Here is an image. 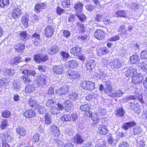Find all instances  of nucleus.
I'll return each instance as SVG.
<instances>
[{
	"instance_id": "f257e3e1",
	"label": "nucleus",
	"mask_w": 147,
	"mask_h": 147,
	"mask_svg": "<svg viewBox=\"0 0 147 147\" xmlns=\"http://www.w3.org/2000/svg\"><path fill=\"white\" fill-rule=\"evenodd\" d=\"M80 86L83 89L91 91L95 88V83L89 81H83L80 84Z\"/></svg>"
},
{
	"instance_id": "f03ea898",
	"label": "nucleus",
	"mask_w": 147,
	"mask_h": 147,
	"mask_svg": "<svg viewBox=\"0 0 147 147\" xmlns=\"http://www.w3.org/2000/svg\"><path fill=\"white\" fill-rule=\"evenodd\" d=\"M144 77L140 73H137L132 77V82L135 84H139L143 80Z\"/></svg>"
},
{
	"instance_id": "7ed1b4c3",
	"label": "nucleus",
	"mask_w": 147,
	"mask_h": 147,
	"mask_svg": "<svg viewBox=\"0 0 147 147\" xmlns=\"http://www.w3.org/2000/svg\"><path fill=\"white\" fill-rule=\"evenodd\" d=\"M69 90V86L65 85L56 90L55 91V93L56 94L60 95L65 94L67 93Z\"/></svg>"
},
{
	"instance_id": "20e7f679",
	"label": "nucleus",
	"mask_w": 147,
	"mask_h": 147,
	"mask_svg": "<svg viewBox=\"0 0 147 147\" xmlns=\"http://www.w3.org/2000/svg\"><path fill=\"white\" fill-rule=\"evenodd\" d=\"M80 75L76 71H72L68 72L67 75L68 78L72 80H75L79 78Z\"/></svg>"
},
{
	"instance_id": "39448f33",
	"label": "nucleus",
	"mask_w": 147,
	"mask_h": 147,
	"mask_svg": "<svg viewBox=\"0 0 147 147\" xmlns=\"http://www.w3.org/2000/svg\"><path fill=\"white\" fill-rule=\"evenodd\" d=\"M47 5L45 3H37L34 7L35 11L37 13H38L41 11L42 9H46Z\"/></svg>"
},
{
	"instance_id": "423d86ee",
	"label": "nucleus",
	"mask_w": 147,
	"mask_h": 147,
	"mask_svg": "<svg viewBox=\"0 0 147 147\" xmlns=\"http://www.w3.org/2000/svg\"><path fill=\"white\" fill-rule=\"evenodd\" d=\"M94 36L98 40H102L105 38V32L103 30H97L94 33Z\"/></svg>"
},
{
	"instance_id": "0eeeda50",
	"label": "nucleus",
	"mask_w": 147,
	"mask_h": 147,
	"mask_svg": "<svg viewBox=\"0 0 147 147\" xmlns=\"http://www.w3.org/2000/svg\"><path fill=\"white\" fill-rule=\"evenodd\" d=\"M45 34L47 37H50L53 34L54 30L53 27L50 26L46 27L45 29Z\"/></svg>"
},
{
	"instance_id": "6e6552de",
	"label": "nucleus",
	"mask_w": 147,
	"mask_h": 147,
	"mask_svg": "<svg viewBox=\"0 0 147 147\" xmlns=\"http://www.w3.org/2000/svg\"><path fill=\"white\" fill-rule=\"evenodd\" d=\"M14 47L16 51L18 53H21L24 51L25 46L23 44L18 42L15 44Z\"/></svg>"
},
{
	"instance_id": "1a4fd4ad",
	"label": "nucleus",
	"mask_w": 147,
	"mask_h": 147,
	"mask_svg": "<svg viewBox=\"0 0 147 147\" xmlns=\"http://www.w3.org/2000/svg\"><path fill=\"white\" fill-rule=\"evenodd\" d=\"M129 98L131 100H136V99H137L141 103H143L144 102L142 98V95L140 93H135L134 96H130L129 97Z\"/></svg>"
},
{
	"instance_id": "9d476101",
	"label": "nucleus",
	"mask_w": 147,
	"mask_h": 147,
	"mask_svg": "<svg viewBox=\"0 0 147 147\" xmlns=\"http://www.w3.org/2000/svg\"><path fill=\"white\" fill-rule=\"evenodd\" d=\"M95 65V62L93 59H90L87 60L86 63V67L87 70H91Z\"/></svg>"
},
{
	"instance_id": "9b49d317",
	"label": "nucleus",
	"mask_w": 147,
	"mask_h": 147,
	"mask_svg": "<svg viewBox=\"0 0 147 147\" xmlns=\"http://www.w3.org/2000/svg\"><path fill=\"white\" fill-rule=\"evenodd\" d=\"M137 70L131 67L129 68L125 72L126 76L128 77L129 76H132L133 77L137 74Z\"/></svg>"
},
{
	"instance_id": "f8f14e48",
	"label": "nucleus",
	"mask_w": 147,
	"mask_h": 147,
	"mask_svg": "<svg viewBox=\"0 0 147 147\" xmlns=\"http://www.w3.org/2000/svg\"><path fill=\"white\" fill-rule=\"evenodd\" d=\"M112 63L114 69H119L122 66L121 61L118 59H115L113 61H112Z\"/></svg>"
},
{
	"instance_id": "ddd939ff",
	"label": "nucleus",
	"mask_w": 147,
	"mask_h": 147,
	"mask_svg": "<svg viewBox=\"0 0 147 147\" xmlns=\"http://www.w3.org/2000/svg\"><path fill=\"white\" fill-rule=\"evenodd\" d=\"M23 61L22 58L19 56H18L12 58L10 60V63L13 65H17Z\"/></svg>"
},
{
	"instance_id": "4468645a",
	"label": "nucleus",
	"mask_w": 147,
	"mask_h": 147,
	"mask_svg": "<svg viewBox=\"0 0 147 147\" xmlns=\"http://www.w3.org/2000/svg\"><path fill=\"white\" fill-rule=\"evenodd\" d=\"M32 40L34 45H38L40 41V35L36 33H34L32 37Z\"/></svg>"
},
{
	"instance_id": "2eb2a0df",
	"label": "nucleus",
	"mask_w": 147,
	"mask_h": 147,
	"mask_svg": "<svg viewBox=\"0 0 147 147\" xmlns=\"http://www.w3.org/2000/svg\"><path fill=\"white\" fill-rule=\"evenodd\" d=\"M98 131L101 135H105L108 133V128L105 125H101L98 128Z\"/></svg>"
},
{
	"instance_id": "dca6fc26",
	"label": "nucleus",
	"mask_w": 147,
	"mask_h": 147,
	"mask_svg": "<svg viewBox=\"0 0 147 147\" xmlns=\"http://www.w3.org/2000/svg\"><path fill=\"white\" fill-rule=\"evenodd\" d=\"M71 53L77 56L80 55L82 53L81 48L79 47H75L72 48L70 50Z\"/></svg>"
},
{
	"instance_id": "f3484780",
	"label": "nucleus",
	"mask_w": 147,
	"mask_h": 147,
	"mask_svg": "<svg viewBox=\"0 0 147 147\" xmlns=\"http://www.w3.org/2000/svg\"><path fill=\"white\" fill-rule=\"evenodd\" d=\"M35 115V112L31 109H28L24 113V117L28 118H32Z\"/></svg>"
},
{
	"instance_id": "a211bd4d",
	"label": "nucleus",
	"mask_w": 147,
	"mask_h": 147,
	"mask_svg": "<svg viewBox=\"0 0 147 147\" xmlns=\"http://www.w3.org/2000/svg\"><path fill=\"white\" fill-rule=\"evenodd\" d=\"M51 134L57 137L59 135V130L58 127L56 125H53L51 127Z\"/></svg>"
},
{
	"instance_id": "6ab92c4d",
	"label": "nucleus",
	"mask_w": 147,
	"mask_h": 147,
	"mask_svg": "<svg viewBox=\"0 0 147 147\" xmlns=\"http://www.w3.org/2000/svg\"><path fill=\"white\" fill-rule=\"evenodd\" d=\"M53 71L55 74H62L63 72L62 66L61 65L54 66Z\"/></svg>"
},
{
	"instance_id": "aec40b11",
	"label": "nucleus",
	"mask_w": 147,
	"mask_h": 147,
	"mask_svg": "<svg viewBox=\"0 0 147 147\" xmlns=\"http://www.w3.org/2000/svg\"><path fill=\"white\" fill-rule=\"evenodd\" d=\"M21 10L18 8H15L13 11L12 14L13 18L16 19L20 17L21 13Z\"/></svg>"
},
{
	"instance_id": "412c9836",
	"label": "nucleus",
	"mask_w": 147,
	"mask_h": 147,
	"mask_svg": "<svg viewBox=\"0 0 147 147\" xmlns=\"http://www.w3.org/2000/svg\"><path fill=\"white\" fill-rule=\"evenodd\" d=\"M16 131L20 135L24 136L26 134L25 129L23 127L20 126L17 127L16 128Z\"/></svg>"
},
{
	"instance_id": "4be33fe9",
	"label": "nucleus",
	"mask_w": 147,
	"mask_h": 147,
	"mask_svg": "<svg viewBox=\"0 0 147 147\" xmlns=\"http://www.w3.org/2000/svg\"><path fill=\"white\" fill-rule=\"evenodd\" d=\"M136 123L134 121H132L124 123L122 126V128L125 130L129 128L135 126Z\"/></svg>"
},
{
	"instance_id": "5701e85b",
	"label": "nucleus",
	"mask_w": 147,
	"mask_h": 147,
	"mask_svg": "<svg viewBox=\"0 0 147 147\" xmlns=\"http://www.w3.org/2000/svg\"><path fill=\"white\" fill-rule=\"evenodd\" d=\"M59 51V48L56 45H54L49 48L48 52L49 54L53 55Z\"/></svg>"
},
{
	"instance_id": "b1692460",
	"label": "nucleus",
	"mask_w": 147,
	"mask_h": 147,
	"mask_svg": "<svg viewBox=\"0 0 147 147\" xmlns=\"http://www.w3.org/2000/svg\"><path fill=\"white\" fill-rule=\"evenodd\" d=\"M64 103L66 111L67 112H69L70 111L71 108L73 106L72 103L69 100H65L64 102Z\"/></svg>"
},
{
	"instance_id": "393cba45",
	"label": "nucleus",
	"mask_w": 147,
	"mask_h": 147,
	"mask_svg": "<svg viewBox=\"0 0 147 147\" xmlns=\"http://www.w3.org/2000/svg\"><path fill=\"white\" fill-rule=\"evenodd\" d=\"M83 5L80 2H79L74 5L75 10L78 12H81L82 10Z\"/></svg>"
},
{
	"instance_id": "a878e982",
	"label": "nucleus",
	"mask_w": 147,
	"mask_h": 147,
	"mask_svg": "<svg viewBox=\"0 0 147 147\" xmlns=\"http://www.w3.org/2000/svg\"><path fill=\"white\" fill-rule=\"evenodd\" d=\"M127 12L124 10H118L115 13V15L117 17L125 18L126 16Z\"/></svg>"
},
{
	"instance_id": "bb28decb",
	"label": "nucleus",
	"mask_w": 147,
	"mask_h": 147,
	"mask_svg": "<svg viewBox=\"0 0 147 147\" xmlns=\"http://www.w3.org/2000/svg\"><path fill=\"white\" fill-rule=\"evenodd\" d=\"M107 145V143L106 142L100 140L96 142L95 147H106Z\"/></svg>"
},
{
	"instance_id": "cd10ccee",
	"label": "nucleus",
	"mask_w": 147,
	"mask_h": 147,
	"mask_svg": "<svg viewBox=\"0 0 147 147\" xmlns=\"http://www.w3.org/2000/svg\"><path fill=\"white\" fill-rule=\"evenodd\" d=\"M35 90V88L33 85H27L25 88V92L28 94L33 92Z\"/></svg>"
},
{
	"instance_id": "c85d7f7f",
	"label": "nucleus",
	"mask_w": 147,
	"mask_h": 147,
	"mask_svg": "<svg viewBox=\"0 0 147 147\" xmlns=\"http://www.w3.org/2000/svg\"><path fill=\"white\" fill-rule=\"evenodd\" d=\"M57 105V102L52 99H49L46 103V105L48 107H54Z\"/></svg>"
},
{
	"instance_id": "c756f323",
	"label": "nucleus",
	"mask_w": 147,
	"mask_h": 147,
	"mask_svg": "<svg viewBox=\"0 0 147 147\" xmlns=\"http://www.w3.org/2000/svg\"><path fill=\"white\" fill-rule=\"evenodd\" d=\"M28 104L31 107L36 109L38 108L39 105L38 103L36 100L32 99H30L28 101Z\"/></svg>"
},
{
	"instance_id": "7c9ffc66",
	"label": "nucleus",
	"mask_w": 147,
	"mask_h": 147,
	"mask_svg": "<svg viewBox=\"0 0 147 147\" xmlns=\"http://www.w3.org/2000/svg\"><path fill=\"white\" fill-rule=\"evenodd\" d=\"M4 75L5 76H12L15 73V71L13 69H5L4 71Z\"/></svg>"
},
{
	"instance_id": "2f4dec72",
	"label": "nucleus",
	"mask_w": 147,
	"mask_h": 147,
	"mask_svg": "<svg viewBox=\"0 0 147 147\" xmlns=\"http://www.w3.org/2000/svg\"><path fill=\"white\" fill-rule=\"evenodd\" d=\"M67 65L69 67L72 68H75L78 65L77 62L75 60L69 61L67 63Z\"/></svg>"
},
{
	"instance_id": "473e14b6",
	"label": "nucleus",
	"mask_w": 147,
	"mask_h": 147,
	"mask_svg": "<svg viewBox=\"0 0 147 147\" xmlns=\"http://www.w3.org/2000/svg\"><path fill=\"white\" fill-rule=\"evenodd\" d=\"M83 141V139L79 134L76 135L74 137V141L78 144L82 143Z\"/></svg>"
},
{
	"instance_id": "72a5a7b5",
	"label": "nucleus",
	"mask_w": 147,
	"mask_h": 147,
	"mask_svg": "<svg viewBox=\"0 0 147 147\" xmlns=\"http://www.w3.org/2000/svg\"><path fill=\"white\" fill-rule=\"evenodd\" d=\"M80 109L82 111H86L89 114L90 113L88 111L90 109V106L88 104H86L81 105L80 107Z\"/></svg>"
},
{
	"instance_id": "f704fd0d",
	"label": "nucleus",
	"mask_w": 147,
	"mask_h": 147,
	"mask_svg": "<svg viewBox=\"0 0 147 147\" xmlns=\"http://www.w3.org/2000/svg\"><path fill=\"white\" fill-rule=\"evenodd\" d=\"M139 61V58L136 55H133L130 57V62L131 63H136Z\"/></svg>"
},
{
	"instance_id": "c9c22d12",
	"label": "nucleus",
	"mask_w": 147,
	"mask_h": 147,
	"mask_svg": "<svg viewBox=\"0 0 147 147\" xmlns=\"http://www.w3.org/2000/svg\"><path fill=\"white\" fill-rule=\"evenodd\" d=\"M107 140L108 143L113 146L115 145L117 142L116 140L113 138L111 135L109 136Z\"/></svg>"
},
{
	"instance_id": "e433bc0d",
	"label": "nucleus",
	"mask_w": 147,
	"mask_h": 147,
	"mask_svg": "<svg viewBox=\"0 0 147 147\" xmlns=\"http://www.w3.org/2000/svg\"><path fill=\"white\" fill-rule=\"evenodd\" d=\"M20 38L24 40H27L29 38L28 35L25 32H22L19 33Z\"/></svg>"
},
{
	"instance_id": "4c0bfd02",
	"label": "nucleus",
	"mask_w": 147,
	"mask_h": 147,
	"mask_svg": "<svg viewBox=\"0 0 147 147\" xmlns=\"http://www.w3.org/2000/svg\"><path fill=\"white\" fill-rule=\"evenodd\" d=\"M9 85V81L5 78H4L0 80V87L5 86Z\"/></svg>"
},
{
	"instance_id": "58836bf2",
	"label": "nucleus",
	"mask_w": 147,
	"mask_h": 147,
	"mask_svg": "<svg viewBox=\"0 0 147 147\" xmlns=\"http://www.w3.org/2000/svg\"><path fill=\"white\" fill-rule=\"evenodd\" d=\"M123 94V92L121 90H118L116 93H112L109 94V95L112 97H121Z\"/></svg>"
},
{
	"instance_id": "ea45409f",
	"label": "nucleus",
	"mask_w": 147,
	"mask_h": 147,
	"mask_svg": "<svg viewBox=\"0 0 147 147\" xmlns=\"http://www.w3.org/2000/svg\"><path fill=\"white\" fill-rule=\"evenodd\" d=\"M91 114H92V113H90L89 116H92L91 118L93 121L95 123H97L99 119V117L98 114L96 113H95L92 115Z\"/></svg>"
},
{
	"instance_id": "a19ab883",
	"label": "nucleus",
	"mask_w": 147,
	"mask_h": 147,
	"mask_svg": "<svg viewBox=\"0 0 147 147\" xmlns=\"http://www.w3.org/2000/svg\"><path fill=\"white\" fill-rule=\"evenodd\" d=\"M13 87L14 90L18 91L20 90V84L19 82L14 81L13 83Z\"/></svg>"
},
{
	"instance_id": "79ce46f5",
	"label": "nucleus",
	"mask_w": 147,
	"mask_h": 147,
	"mask_svg": "<svg viewBox=\"0 0 147 147\" xmlns=\"http://www.w3.org/2000/svg\"><path fill=\"white\" fill-rule=\"evenodd\" d=\"M97 97V95L95 94H90L88 95L86 97V100L89 101L93 100Z\"/></svg>"
},
{
	"instance_id": "37998d69",
	"label": "nucleus",
	"mask_w": 147,
	"mask_h": 147,
	"mask_svg": "<svg viewBox=\"0 0 147 147\" xmlns=\"http://www.w3.org/2000/svg\"><path fill=\"white\" fill-rule=\"evenodd\" d=\"M138 64L144 72H147V69L146 67L147 65L144 64L143 61L140 62Z\"/></svg>"
},
{
	"instance_id": "c03bdc74",
	"label": "nucleus",
	"mask_w": 147,
	"mask_h": 147,
	"mask_svg": "<svg viewBox=\"0 0 147 147\" xmlns=\"http://www.w3.org/2000/svg\"><path fill=\"white\" fill-rule=\"evenodd\" d=\"M39 78L38 79V82L40 84H45V76L44 75H40Z\"/></svg>"
},
{
	"instance_id": "a18cd8bd",
	"label": "nucleus",
	"mask_w": 147,
	"mask_h": 147,
	"mask_svg": "<svg viewBox=\"0 0 147 147\" xmlns=\"http://www.w3.org/2000/svg\"><path fill=\"white\" fill-rule=\"evenodd\" d=\"M45 123L47 125L50 124L51 122V116L48 114H47L45 116Z\"/></svg>"
},
{
	"instance_id": "49530a36",
	"label": "nucleus",
	"mask_w": 147,
	"mask_h": 147,
	"mask_svg": "<svg viewBox=\"0 0 147 147\" xmlns=\"http://www.w3.org/2000/svg\"><path fill=\"white\" fill-rule=\"evenodd\" d=\"M9 3V0H0V7H4Z\"/></svg>"
},
{
	"instance_id": "de8ad7c7",
	"label": "nucleus",
	"mask_w": 147,
	"mask_h": 147,
	"mask_svg": "<svg viewBox=\"0 0 147 147\" xmlns=\"http://www.w3.org/2000/svg\"><path fill=\"white\" fill-rule=\"evenodd\" d=\"M50 111L51 112V113L53 114H56L59 113L60 111L58 110V109L56 108V107H53L50 109Z\"/></svg>"
},
{
	"instance_id": "09e8293b",
	"label": "nucleus",
	"mask_w": 147,
	"mask_h": 147,
	"mask_svg": "<svg viewBox=\"0 0 147 147\" xmlns=\"http://www.w3.org/2000/svg\"><path fill=\"white\" fill-rule=\"evenodd\" d=\"M69 0H63L62 5L63 7H69L70 5Z\"/></svg>"
},
{
	"instance_id": "8fccbe9b",
	"label": "nucleus",
	"mask_w": 147,
	"mask_h": 147,
	"mask_svg": "<svg viewBox=\"0 0 147 147\" xmlns=\"http://www.w3.org/2000/svg\"><path fill=\"white\" fill-rule=\"evenodd\" d=\"M8 135V134L6 133H1L0 134V139L3 142L6 141Z\"/></svg>"
},
{
	"instance_id": "3c124183",
	"label": "nucleus",
	"mask_w": 147,
	"mask_h": 147,
	"mask_svg": "<svg viewBox=\"0 0 147 147\" xmlns=\"http://www.w3.org/2000/svg\"><path fill=\"white\" fill-rule=\"evenodd\" d=\"M103 16L99 14H96L95 18V20L96 21L99 22L103 20Z\"/></svg>"
},
{
	"instance_id": "603ef678",
	"label": "nucleus",
	"mask_w": 147,
	"mask_h": 147,
	"mask_svg": "<svg viewBox=\"0 0 147 147\" xmlns=\"http://www.w3.org/2000/svg\"><path fill=\"white\" fill-rule=\"evenodd\" d=\"M71 118L69 115L68 114L63 115L61 118V120L63 121H67L70 120Z\"/></svg>"
},
{
	"instance_id": "864d4df0",
	"label": "nucleus",
	"mask_w": 147,
	"mask_h": 147,
	"mask_svg": "<svg viewBox=\"0 0 147 147\" xmlns=\"http://www.w3.org/2000/svg\"><path fill=\"white\" fill-rule=\"evenodd\" d=\"M141 57L142 59H147V49L143 50L141 53Z\"/></svg>"
},
{
	"instance_id": "5fc2aeb1",
	"label": "nucleus",
	"mask_w": 147,
	"mask_h": 147,
	"mask_svg": "<svg viewBox=\"0 0 147 147\" xmlns=\"http://www.w3.org/2000/svg\"><path fill=\"white\" fill-rule=\"evenodd\" d=\"M22 24L26 27H27L28 25V20L26 17L24 16L22 17L21 20Z\"/></svg>"
},
{
	"instance_id": "6e6d98bb",
	"label": "nucleus",
	"mask_w": 147,
	"mask_h": 147,
	"mask_svg": "<svg viewBox=\"0 0 147 147\" xmlns=\"http://www.w3.org/2000/svg\"><path fill=\"white\" fill-rule=\"evenodd\" d=\"M106 88L107 90L109 91V93H108V92L107 91H105V92H107V93L109 95V94L111 93V94L112 93L111 92H112L113 89L111 87V85L109 84H108L107 82V83L106 84Z\"/></svg>"
},
{
	"instance_id": "4d7b16f0",
	"label": "nucleus",
	"mask_w": 147,
	"mask_h": 147,
	"mask_svg": "<svg viewBox=\"0 0 147 147\" xmlns=\"http://www.w3.org/2000/svg\"><path fill=\"white\" fill-rule=\"evenodd\" d=\"M38 110V111L40 114H42L45 112V109L42 106H40L38 105V108H36Z\"/></svg>"
},
{
	"instance_id": "13d9d810",
	"label": "nucleus",
	"mask_w": 147,
	"mask_h": 147,
	"mask_svg": "<svg viewBox=\"0 0 147 147\" xmlns=\"http://www.w3.org/2000/svg\"><path fill=\"white\" fill-rule=\"evenodd\" d=\"M69 97L71 99L74 100L78 98V95L75 93H72L69 94Z\"/></svg>"
},
{
	"instance_id": "bf43d9fd",
	"label": "nucleus",
	"mask_w": 147,
	"mask_h": 147,
	"mask_svg": "<svg viewBox=\"0 0 147 147\" xmlns=\"http://www.w3.org/2000/svg\"><path fill=\"white\" fill-rule=\"evenodd\" d=\"M124 114V110L121 108L119 109L117 111L116 115L118 116H123Z\"/></svg>"
},
{
	"instance_id": "052dcab7",
	"label": "nucleus",
	"mask_w": 147,
	"mask_h": 147,
	"mask_svg": "<svg viewBox=\"0 0 147 147\" xmlns=\"http://www.w3.org/2000/svg\"><path fill=\"white\" fill-rule=\"evenodd\" d=\"M21 78H22L23 81L27 84H28L31 82V80L28 76H22L21 77Z\"/></svg>"
},
{
	"instance_id": "680f3d73",
	"label": "nucleus",
	"mask_w": 147,
	"mask_h": 147,
	"mask_svg": "<svg viewBox=\"0 0 147 147\" xmlns=\"http://www.w3.org/2000/svg\"><path fill=\"white\" fill-rule=\"evenodd\" d=\"M11 115L10 112L6 110L2 113V116L4 118H8Z\"/></svg>"
},
{
	"instance_id": "e2e57ef3",
	"label": "nucleus",
	"mask_w": 147,
	"mask_h": 147,
	"mask_svg": "<svg viewBox=\"0 0 147 147\" xmlns=\"http://www.w3.org/2000/svg\"><path fill=\"white\" fill-rule=\"evenodd\" d=\"M140 117L141 119H147V109L143 110Z\"/></svg>"
},
{
	"instance_id": "0e129e2a",
	"label": "nucleus",
	"mask_w": 147,
	"mask_h": 147,
	"mask_svg": "<svg viewBox=\"0 0 147 147\" xmlns=\"http://www.w3.org/2000/svg\"><path fill=\"white\" fill-rule=\"evenodd\" d=\"M77 26L78 27L79 30H80L81 32H84L85 29L84 25L82 24L78 23L77 24Z\"/></svg>"
},
{
	"instance_id": "69168bd1",
	"label": "nucleus",
	"mask_w": 147,
	"mask_h": 147,
	"mask_svg": "<svg viewBox=\"0 0 147 147\" xmlns=\"http://www.w3.org/2000/svg\"><path fill=\"white\" fill-rule=\"evenodd\" d=\"M41 57V55H36L34 56V59L37 62L40 63V62Z\"/></svg>"
},
{
	"instance_id": "338daca9",
	"label": "nucleus",
	"mask_w": 147,
	"mask_h": 147,
	"mask_svg": "<svg viewBox=\"0 0 147 147\" xmlns=\"http://www.w3.org/2000/svg\"><path fill=\"white\" fill-rule=\"evenodd\" d=\"M32 140L34 142H38L39 140V135L38 134L35 133L34 135Z\"/></svg>"
},
{
	"instance_id": "774afa93",
	"label": "nucleus",
	"mask_w": 147,
	"mask_h": 147,
	"mask_svg": "<svg viewBox=\"0 0 147 147\" xmlns=\"http://www.w3.org/2000/svg\"><path fill=\"white\" fill-rule=\"evenodd\" d=\"M7 125V120H5L2 121L0 126L1 128L2 129H4Z\"/></svg>"
}]
</instances>
